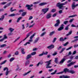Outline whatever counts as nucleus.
I'll return each instance as SVG.
<instances>
[{"instance_id":"f257e3e1","label":"nucleus","mask_w":78,"mask_h":78,"mask_svg":"<svg viewBox=\"0 0 78 78\" xmlns=\"http://www.w3.org/2000/svg\"><path fill=\"white\" fill-rule=\"evenodd\" d=\"M71 55H72V52H71V51H69L68 53V55L64 56L63 58L60 62V63H63V62H64V61L67 59L66 58V57L68 56Z\"/></svg>"},{"instance_id":"f03ea898","label":"nucleus","mask_w":78,"mask_h":78,"mask_svg":"<svg viewBox=\"0 0 78 78\" xmlns=\"http://www.w3.org/2000/svg\"><path fill=\"white\" fill-rule=\"evenodd\" d=\"M51 60H50L48 61H47L46 62H45V63H47V62L48 64H46V68L48 69V68H51V67H52V66H50L49 65H50L51 64Z\"/></svg>"},{"instance_id":"7ed1b4c3","label":"nucleus","mask_w":78,"mask_h":78,"mask_svg":"<svg viewBox=\"0 0 78 78\" xmlns=\"http://www.w3.org/2000/svg\"><path fill=\"white\" fill-rule=\"evenodd\" d=\"M33 4H31L30 5H26V7L27 8L28 10H30V11H31L33 9V8H31V7H33Z\"/></svg>"},{"instance_id":"20e7f679","label":"nucleus","mask_w":78,"mask_h":78,"mask_svg":"<svg viewBox=\"0 0 78 78\" xmlns=\"http://www.w3.org/2000/svg\"><path fill=\"white\" fill-rule=\"evenodd\" d=\"M36 35V33H34L32 36H30V40H29V42H31L33 41V38L34 37V36Z\"/></svg>"},{"instance_id":"39448f33","label":"nucleus","mask_w":78,"mask_h":78,"mask_svg":"<svg viewBox=\"0 0 78 78\" xmlns=\"http://www.w3.org/2000/svg\"><path fill=\"white\" fill-rule=\"evenodd\" d=\"M56 22L57 23L55 24L54 27H59V25L60 24V20H58Z\"/></svg>"},{"instance_id":"423d86ee","label":"nucleus","mask_w":78,"mask_h":78,"mask_svg":"<svg viewBox=\"0 0 78 78\" xmlns=\"http://www.w3.org/2000/svg\"><path fill=\"white\" fill-rule=\"evenodd\" d=\"M49 10V8H47L46 9H42V12H43L44 14H45V13H46L47 12V11H48Z\"/></svg>"},{"instance_id":"0eeeda50","label":"nucleus","mask_w":78,"mask_h":78,"mask_svg":"<svg viewBox=\"0 0 78 78\" xmlns=\"http://www.w3.org/2000/svg\"><path fill=\"white\" fill-rule=\"evenodd\" d=\"M64 24H62L61 26H60V28L58 29V31H61V30H64Z\"/></svg>"},{"instance_id":"6e6552de","label":"nucleus","mask_w":78,"mask_h":78,"mask_svg":"<svg viewBox=\"0 0 78 78\" xmlns=\"http://www.w3.org/2000/svg\"><path fill=\"white\" fill-rule=\"evenodd\" d=\"M56 6L57 7H58L59 9H62V6L61 2L57 3L56 5Z\"/></svg>"},{"instance_id":"1a4fd4ad","label":"nucleus","mask_w":78,"mask_h":78,"mask_svg":"<svg viewBox=\"0 0 78 78\" xmlns=\"http://www.w3.org/2000/svg\"><path fill=\"white\" fill-rule=\"evenodd\" d=\"M32 32H33L32 31H31L30 32V33H28L26 37L25 38V39H24V40H23V41H24L26 40V39H27V38H28V37H29V36H30V34H32Z\"/></svg>"},{"instance_id":"9d476101","label":"nucleus","mask_w":78,"mask_h":78,"mask_svg":"<svg viewBox=\"0 0 78 78\" xmlns=\"http://www.w3.org/2000/svg\"><path fill=\"white\" fill-rule=\"evenodd\" d=\"M54 47H55V46L54 45L51 44L50 45L48 46L47 48H48V49L51 50V49L53 48Z\"/></svg>"},{"instance_id":"9b49d317","label":"nucleus","mask_w":78,"mask_h":78,"mask_svg":"<svg viewBox=\"0 0 78 78\" xmlns=\"http://www.w3.org/2000/svg\"><path fill=\"white\" fill-rule=\"evenodd\" d=\"M51 14L49 13L47 14V16H46V18L47 19H48L50 18H51Z\"/></svg>"},{"instance_id":"f8f14e48","label":"nucleus","mask_w":78,"mask_h":78,"mask_svg":"<svg viewBox=\"0 0 78 78\" xmlns=\"http://www.w3.org/2000/svg\"><path fill=\"white\" fill-rule=\"evenodd\" d=\"M70 77L69 76H65V75H62V76H60L59 77V78H70Z\"/></svg>"},{"instance_id":"ddd939ff","label":"nucleus","mask_w":78,"mask_h":78,"mask_svg":"<svg viewBox=\"0 0 78 78\" xmlns=\"http://www.w3.org/2000/svg\"><path fill=\"white\" fill-rule=\"evenodd\" d=\"M48 54V52H46V53H44V52H43L42 54H41L39 55V56H43L44 55H47Z\"/></svg>"},{"instance_id":"4468645a","label":"nucleus","mask_w":78,"mask_h":78,"mask_svg":"<svg viewBox=\"0 0 78 78\" xmlns=\"http://www.w3.org/2000/svg\"><path fill=\"white\" fill-rule=\"evenodd\" d=\"M76 62H72L69 63V64H68L67 65V66H68V67H70V66H71L72 65L74 64Z\"/></svg>"},{"instance_id":"2eb2a0df","label":"nucleus","mask_w":78,"mask_h":78,"mask_svg":"<svg viewBox=\"0 0 78 78\" xmlns=\"http://www.w3.org/2000/svg\"><path fill=\"white\" fill-rule=\"evenodd\" d=\"M69 73H70L71 74H75V71L73 70H69V72H68Z\"/></svg>"},{"instance_id":"dca6fc26","label":"nucleus","mask_w":78,"mask_h":78,"mask_svg":"<svg viewBox=\"0 0 78 78\" xmlns=\"http://www.w3.org/2000/svg\"><path fill=\"white\" fill-rule=\"evenodd\" d=\"M31 58V54H29L27 56L26 59V60H28V59H29Z\"/></svg>"},{"instance_id":"f3484780","label":"nucleus","mask_w":78,"mask_h":78,"mask_svg":"<svg viewBox=\"0 0 78 78\" xmlns=\"http://www.w3.org/2000/svg\"><path fill=\"white\" fill-rule=\"evenodd\" d=\"M75 2H73L72 5V9H74L75 7Z\"/></svg>"},{"instance_id":"a211bd4d","label":"nucleus","mask_w":78,"mask_h":78,"mask_svg":"<svg viewBox=\"0 0 78 78\" xmlns=\"http://www.w3.org/2000/svg\"><path fill=\"white\" fill-rule=\"evenodd\" d=\"M47 2H42L39 4V6H44L47 4Z\"/></svg>"},{"instance_id":"6ab92c4d","label":"nucleus","mask_w":78,"mask_h":78,"mask_svg":"<svg viewBox=\"0 0 78 78\" xmlns=\"http://www.w3.org/2000/svg\"><path fill=\"white\" fill-rule=\"evenodd\" d=\"M55 33V31H52L50 33L49 35L50 36H52V35H53Z\"/></svg>"},{"instance_id":"aec40b11","label":"nucleus","mask_w":78,"mask_h":78,"mask_svg":"<svg viewBox=\"0 0 78 78\" xmlns=\"http://www.w3.org/2000/svg\"><path fill=\"white\" fill-rule=\"evenodd\" d=\"M39 37H37L36 38V39L34 41V43L35 44L36 43H37V41H39Z\"/></svg>"},{"instance_id":"412c9836","label":"nucleus","mask_w":78,"mask_h":78,"mask_svg":"<svg viewBox=\"0 0 78 78\" xmlns=\"http://www.w3.org/2000/svg\"><path fill=\"white\" fill-rule=\"evenodd\" d=\"M69 69H67V68H65L64 70V71L63 72H69Z\"/></svg>"},{"instance_id":"4be33fe9","label":"nucleus","mask_w":78,"mask_h":78,"mask_svg":"<svg viewBox=\"0 0 78 78\" xmlns=\"http://www.w3.org/2000/svg\"><path fill=\"white\" fill-rule=\"evenodd\" d=\"M24 50H25L23 49V48H22L21 49V53L23 54H24L25 53V52H24Z\"/></svg>"},{"instance_id":"5701e85b","label":"nucleus","mask_w":78,"mask_h":78,"mask_svg":"<svg viewBox=\"0 0 78 78\" xmlns=\"http://www.w3.org/2000/svg\"><path fill=\"white\" fill-rule=\"evenodd\" d=\"M9 30L10 31V32H12L14 30V29L12 28H10L9 29Z\"/></svg>"},{"instance_id":"b1692460","label":"nucleus","mask_w":78,"mask_h":78,"mask_svg":"<svg viewBox=\"0 0 78 78\" xmlns=\"http://www.w3.org/2000/svg\"><path fill=\"white\" fill-rule=\"evenodd\" d=\"M6 47V44H4L0 45L1 48H3Z\"/></svg>"},{"instance_id":"393cba45","label":"nucleus","mask_w":78,"mask_h":78,"mask_svg":"<svg viewBox=\"0 0 78 78\" xmlns=\"http://www.w3.org/2000/svg\"><path fill=\"white\" fill-rule=\"evenodd\" d=\"M4 18H5V16H4V15H2L1 18H0V20H1V21H3Z\"/></svg>"},{"instance_id":"a878e982","label":"nucleus","mask_w":78,"mask_h":78,"mask_svg":"<svg viewBox=\"0 0 78 78\" xmlns=\"http://www.w3.org/2000/svg\"><path fill=\"white\" fill-rule=\"evenodd\" d=\"M29 64H30V61L29 60L27 61L25 64V66H27V65H28Z\"/></svg>"},{"instance_id":"bb28decb","label":"nucleus","mask_w":78,"mask_h":78,"mask_svg":"<svg viewBox=\"0 0 78 78\" xmlns=\"http://www.w3.org/2000/svg\"><path fill=\"white\" fill-rule=\"evenodd\" d=\"M58 58H55V60L54 61L55 62V63H56V64H58Z\"/></svg>"},{"instance_id":"cd10ccee","label":"nucleus","mask_w":78,"mask_h":78,"mask_svg":"<svg viewBox=\"0 0 78 78\" xmlns=\"http://www.w3.org/2000/svg\"><path fill=\"white\" fill-rule=\"evenodd\" d=\"M6 60H5L4 61L0 63V65H3V64H5L6 63Z\"/></svg>"},{"instance_id":"c85d7f7f","label":"nucleus","mask_w":78,"mask_h":78,"mask_svg":"<svg viewBox=\"0 0 78 78\" xmlns=\"http://www.w3.org/2000/svg\"><path fill=\"white\" fill-rule=\"evenodd\" d=\"M30 72H31V71H29L27 73H25L23 75V76H26L27 75H28V73H30Z\"/></svg>"},{"instance_id":"c756f323","label":"nucleus","mask_w":78,"mask_h":78,"mask_svg":"<svg viewBox=\"0 0 78 78\" xmlns=\"http://www.w3.org/2000/svg\"><path fill=\"white\" fill-rule=\"evenodd\" d=\"M76 16H77V15L75 14V15H72V16H69V18H70L71 17V18L74 17H76Z\"/></svg>"},{"instance_id":"7c9ffc66","label":"nucleus","mask_w":78,"mask_h":78,"mask_svg":"<svg viewBox=\"0 0 78 78\" xmlns=\"http://www.w3.org/2000/svg\"><path fill=\"white\" fill-rule=\"evenodd\" d=\"M72 31H70L68 33V34H66L67 36H69V35H70L72 34Z\"/></svg>"},{"instance_id":"2f4dec72","label":"nucleus","mask_w":78,"mask_h":78,"mask_svg":"<svg viewBox=\"0 0 78 78\" xmlns=\"http://www.w3.org/2000/svg\"><path fill=\"white\" fill-rule=\"evenodd\" d=\"M16 16V14L13 13L9 15L8 17H13L14 16Z\"/></svg>"},{"instance_id":"473e14b6","label":"nucleus","mask_w":78,"mask_h":78,"mask_svg":"<svg viewBox=\"0 0 78 78\" xmlns=\"http://www.w3.org/2000/svg\"><path fill=\"white\" fill-rule=\"evenodd\" d=\"M59 41H61V42H63V41H64V38L62 37H61L59 38Z\"/></svg>"},{"instance_id":"72a5a7b5","label":"nucleus","mask_w":78,"mask_h":78,"mask_svg":"<svg viewBox=\"0 0 78 78\" xmlns=\"http://www.w3.org/2000/svg\"><path fill=\"white\" fill-rule=\"evenodd\" d=\"M22 17H19L18 19L16 21V22L17 23H18L19 22V21H20V20L22 19Z\"/></svg>"},{"instance_id":"f704fd0d","label":"nucleus","mask_w":78,"mask_h":78,"mask_svg":"<svg viewBox=\"0 0 78 78\" xmlns=\"http://www.w3.org/2000/svg\"><path fill=\"white\" fill-rule=\"evenodd\" d=\"M3 39L5 40V39H8V37L6 36V34H5L4 35V37Z\"/></svg>"},{"instance_id":"c9c22d12","label":"nucleus","mask_w":78,"mask_h":78,"mask_svg":"<svg viewBox=\"0 0 78 78\" xmlns=\"http://www.w3.org/2000/svg\"><path fill=\"white\" fill-rule=\"evenodd\" d=\"M12 9H13V7L11 8L10 11L11 12H13V11H17V9H14L13 10H12Z\"/></svg>"},{"instance_id":"e433bc0d","label":"nucleus","mask_w":78,"mask_h":78,"mask_svg":"<svg viewBox=\"0 0 78 78\" xmlns=\"http://www.w3.org/2000/svg\"><path fill=\"white\" fill-rule=\"evenodd\" d=\"M14 60V58H12L10 59L9 61L10 62H12V61Z\"/></svg>"},{"instance_id":"4c0bfd02","label":"nucleus","mask_w":78,"mask_h":78,"mask_svg":"<svg viewBox=\"0 0 78 78\" xmlns=\"http://www.w3.org/2000/svg\"><path fill=\"white\" fill-rule=\"evenodd\" d=\"M27 14V12H23L22 14V16H25Z\"/></svg>"},{"instance_id":"58836bf2","label":"nucleus","mask_w":78,"mask_h":78,"mask_svg":"<svg viewBox=\"0 0 78 78\" xmlns=\"http://www.w3.org/2000/svg\"><path fill=\"white\" fill-rule=\"evenodd\" d=\"M51 12H56V9H53L51 11Z\"/></svg>"},{"instance_id":"ea45409f","label":"nucleus","mask_w":78,"mask_h":78,"mask_svg":"<svg viewBox=\"0 0 78 78\" xmlns=\"http://www.w3.org/2000/svg\"><path fill=\"white\" fill-rule=\"evenodd\" d=\"M13 34V33L12 32H10V33L8 34V36H11Z\"/></svg>"},{"instance_id":"a19ab883","label":"nucleus","mask_w":78,"mask_h":78,"mask_svg":"<svg viewBox=\"0 0 78 78\" xmlns=\"http://www.w3.org/2000/svg\"><path fill=\"white\" fill-rule=\"evenodd\" d=\"M57 72V70H55V72L52 73H51V75H55V74H56V73Z\"/></svg>"},{"instance_id":"79ce46f5","label":"nucleus","mask_w":78,"mask_h":78,"mask_svg":"<svg viewBox=\"0 0 78 78\" xmlns=\"http://www.w3.org/2000/svg\"><path fill=\"white\" fill-rule=\"evenodd\" d=\"M36 54V51H34L33 52H32L31 53V55H35V54Z\"/></svg>"},{"instance_id":"37998d69","label":"nucleus","mask_w":78,"mask_h":78,"mask_svg":"<svg viewBox=\"0 0 78 78\" xmlns=\"http://www.w3.org/2000/svg\"><path fill=\"white\" fill-rule=\"evenodd\" d=\"M69 44V42H66L65 44H63V46H67Z\"/></svg>"},{"instance_id":"c03bdc74","label":"nucleus","mask_w":78,"mask_h":78,"mask_svg":"<svg viewBox=\"0 0 78 78\" xmlns=\"http://www.w3.org/2000/svg\"><path fill=\"white\" fill-rule=\"evenodd\" d=\"M12 3V2H10L9 3H8L7 4V6H9L11 5V4Z\"/></svg>"},{"instance_id":"a18cd8bd","label":"nucleus","mask_w":78,"mask_h":78,"mask_svg":"<svg viewBox=\"0 0 78 78\" xmlns=\"http://www.w3.org/2000/svg\"><path fill=\"white\" fill-rule=\"evenodd\" d=\"M64 73V72L62 71V72L56 73V74H57V75H59V74H62V73Z\"/></svg>"},{"instance_id":"49530a36","label":"nucleus","mask_w":78,"mask_h":78,"mask_svg":"<svg viewBox=\"0 0 78 78\" xmlns=\"http://www.w3.org/2000/svg\"><path fill=\"white\" fill-rule=\"evenodd\" d=\"M68 22H69V21H65L63 22V23H64L65 25H66L67 23H68Z\"/></svg>"},{"instance_id":"de8ad7c7","label":"nucleus","mask_w":78,"mask_h":78,"mask_svg":"<svg viewBox=\"0 0 78 78\" xmlns=\"http://www.w3.org/2000/svg\"><path fill=\"white\" fill-rule=\"evenodd\" d=\"M8 73H9V71H8V69H7L5 72L6 75H8Z\"/></svg>"},{"instance_id":"09e8293b","label":"nucleus","mask_w":78,"mask_h":78,"mask_svg":"<svg viewBox=\"0 0 78 78\" xmlns=\"http://www.w3.org/2000/svg\"><path fill=\"white\" fill-rule=\"evenodd\" d=\"M72 48H73V46H71L70 47H69V48L66 49V51L69 50H70V49H71Z\"/></svg>"},{"instance_id":"8fccbe9b","label":"nucleus","mask_w":78,"mask_h":78,"mask_svg":"<svg viewBox=\"0 0 78 78\" xmlns=\"http://www.w3.org/2000/svg\"><path fill=\"white\" fill-rule=\"evenodd\" d=\"M74 20V19H72L69 20V22L70 23H71V22H73V21Z\"/></svg>"},{"instance_id":"3c124183","label":"nucleus","mask_w":78,"mask_h":78,"mask_svg":"<svg viewBox=\"0 0 78 78\" xmlns=\"http://www.w3.org/2000/svg\"><path fill=\"white\" fill-rule=\"evenodd\" d=\"M56 38H54L53 40L52 41L53 43H54V42H55L56 41Z\"/></svg>"},{"instance_id":"603ef678","label":"nucleus","mask_w":78,"mask_h":78,"mask_svg":"<svg viewBox=\"0 0 78 78\" xmlns=\"http://www.w3.org/2000/svg\"><path fill=\"white\" fill-rule=\"evenodd\" d=\"M45 33H46V32H44L42 34H41V36L42 37V36H44V35H45Z\"/></svg>"},{"instance_id":"864d4df0","label":"nucleus","mask_w":78,"mask_h":78,"mask_svg":"<svg viewBox=\"0 0 78 78\" xmlns=\"http://www.w3.org/2000/svg\"><path fill=\"white\" fill-rule=\"evenodd\" d=\"M76 53V51H74L72 55H75Z\"/></svg>"},{"instance_id":"5fc2aeb1","label":"nucleus","mask_w":78,"mask_h":78,"mask_svg":"<svg viewBox=\"0 0 78 78\" xmlns=\"http://www.w3.org/2000/svg\"><path fill=\"white\" fill-rule=\"evenodd\" d=\"M30 42H27L26 44H24V45H27V44H30Z\"/></svg>"},{"instance_id":"6e6d98bb","label":"nucleus","mask_w":78,"mask_h":78,"mask_svg":"<svg viewBox=\"0 0 78 78\" xmlns=\"http://www.w3.org/2000/svg\"><path fill=\"white\" fill-rule=\"evenodd\" d=\"M56 15H57V13H55L52 15V17H56Z\"/></svg>"},{"instance_id":"4d7b16f0","label":"nucleus","mask_w":78,"mask_h":78,"mask_svg":"<svg viewBox=\"0 0 78 78\" xmlns=\"http://www.w3.org/2000/svg\"><path fill=\"white\" fill-rule=\"evenodd\" d=\"M6 3H7V2H3L1 3V5H5Z\"/></svg>"},{"instance_id":"13d9d810","label":"nucleus","mask_w":78,"mask_h":78,"mask_svg":"<svg viewBox=\"0 0 78 78\" xmlns=\"http://www.w3.org/2000/svg\"><path fill=\"white\" fill-rule=\"evenodd\" d=\"M22 30H24L25 29V26H24V24H22Z\"/></svg>"},{"instance_id":"bf43d9fd","label":"nucleus","mask_w":78,"mask_h":78,"mask_svg":"<svg viewBox=\"0 0 78 78\" xmlns=\"http://www.w3.org/2000/svg\"><path fill=\"white\" fill-rule=\"evenodd\" d=\"M15 55H19V52H18L17 51L15 53Z\"/></svg>"},{"instance_id":"052dcab7","label":"nucleus","mask_w":78,"mask_h":78,"mask_svg":"<svg viewBox=\"0 0 78 78\" xmlns=\"http://www.w3.org/2000/svg\"><path fill=\"white\" fill-rule=\"evenodd\" d=\"M38 3L39 2H34L33 4L34 5H37V4H38Z\"/></svg>"},{"instance_id":"680f3d73","label":"nucleus","mask_w":78,"mask_h":78,"mask_svg":"<svg viewBox=\"0 0 78 78\" xmlns=\"http://www.w3.org/2000/svg\"><path fill=\"white\" fill-rule=\"evenodd\" d=\"M62 48V46H60L59 48H57V50H59L60 49Z\"/></svg>"},{"instance_id":"e2e57ef3","label":"nucleus","mask_w":78,"mask_h":78,"mask_svg":"<svg viewBox=\"0 0 78 78\" xmlns=\"http://www.w3.org/2000/svg\"><path fill=\"white\" fill-rule=\"evenodd\" d=\"M8 68L7 67H5L3 69V70L4 71H5V70H8Z\"/></svg>"},{"instance_id":"0e129e2a","label":"nucleus","mask_w":78,"mask_h":78,"mask_svg":"<svg viewBox=\"0 0 78 78\" xmlns=\"http://www.w3.org/2000/svg\"><path fill=\"white\" fill-rule=\"evenodd\" d=\"M57 52H54L53 54H52L53 56H55V55H57Z\"/></svg>"},{"instance_id":"69168bd1","label":"nucleus","mask_w":78,"mask_h":78,"mask_svg":"<svg viewBox=\"0 0 78 78\" xmlns=\"http://www.w3.org/2000/svg\"><path fill=\"white\" fill-rule=\"evenodd\" d=\"M78 47V44H75L74 45V48H76V47Z\"/></svg>"},{"instance_id":"338daca9","label":"nucleus","mask_w":78,"mask_h":78,"mask_svg":"<svg viewBox=\"0 0 78 78\" xmlns=\"http://www.w3.org/2000/svg\"><path fill=\"white\" fill-rule=\"evenodd\" d=\"M65 30H69V27H66L65 29Z\"/></svg>"},{"instance_id":"774afa93","label":"nucleus","mask_w":78,"mask_h":78,"mask_svg":"<svg viewBox=\"0 0 78 78\" xmlns=\"http://www.w3.org/2000/svg\"><path fill=\"white\" fill-rule=\"evenodd\" d=\"M34 25V23L33 25L30 26L29 27V28H31V27H33Z\"/></svg>"}]
</instances>
